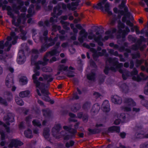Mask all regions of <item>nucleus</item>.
<instances>
[{
    "label": "nucleus",
    "mask_w": 148,
    "mask_h": 148,
    "mask_svg": "<svg viewBox=\"0 0 148 148\" xmlns=\"http://www.w3.org/2000/svg\"><path fill=\"white\" fill-rule=\"evenodd\" d=\"M75 144V142L73 140H71L69 142H66L65 143V147L67 148H69L73 147Z\"/></svg>",
    "instance_id": "obj_46"
},
{
    "label": "nucleus",
    "mask_w": 148,
    "mask_h": 148,
    "mask_svg": "<svg viewBox=\"0 0 148 148\" xmlns=\"http://www.w3.org/2000/svg\"><path fill=\"white\" fill-rule=\"evenodd\" d=\"M88 36V38L90 40H92L94 38H95V37H97L96 36V35L93 34L92 32L91 31L89 33V35Z\"/></svg>",
    "instance_id": "obj_54"
},
{
    "label": "nucleus",
    "mask_w": 148,
    "mask_h": 148,
    "mask_svg": "<svg viewBox=\"0 0 148 148\" xmlns=\"http://www.w3.org/2000/svg\"><path fill=\"white\" fill-rule=\"evenodd\" d=\"M94 40L96 42H97L99 45L102 46L103 45V43L101 41H103V39L102 38V36L101 35H99L97 37H95L94 39Z\"/></svg>",
    "instance_id": "obj_23"
},
{
    "label": "nucleus",
    "mask_w": 148,
    "mask_h": 148,
    "mask_svg": "<svg viewBox=\"0 0 148 148\" xmlns=\"http://www.w3.org/2000/svg\"><path fill=\"white\" fill-rule=\"evenodd\" d=\"M91 50L93 51V53L92 54V57L94 60L97 59L99 56H102L107 54L106 51L105 49H103L102 50V52H97L95 49L92 48Z\"/></svg>",
    "instance_id": "obj_9"
},
{
    "label": "nucleus",
    "mask_w": 148,
    "mask_h": 148,
    "mask_svg": "<svg viewBox=\"0 0 148 148\" xmlns=\"http://www.w3.org/2000/svg\"><path fill=\"white\" fill-rule=\"evenodd\" d=\"M136 75V76H133L132 78L133 80L138 82L141 81L142 79V78H141L138 75Z\"/></svg>",
    "instance_id": "obj_51"
},
{
    "label": "nucleus",
    "mask_w": 148,
    "mask_h": 148,
    "mask_svg": "<svg viewBox=\"0 0 148 148\" xmlns=\"http://www.w3.org/2000/svg\"><path fill=\"white\" fill-rule=\"evenodd\" d=\"M4 97L7 98L8 100H10L12 98V94L9 92H5Z\"/></svg>",
    "instance_id": "obj_42"
},
{
    "label": "nucleus",
    "mask_w": 148,
    "mask_h": 148,
    "mask_svg": "<svg viewBox=\"0 0 148 148\" xmlns=\"http://www.w3.org/2000/svg\"><path fill=\"white\" fill-rule=\"evenodd\" d=\"M100 109V106L98 103L94 104L92 106V111L94 113H97Z\"/></svg>",
    "instance_id": "obj_29"
},
{
    "label": "nucleus",
    "mask_w": 148,
    "mask_h": 148,
    "mask_svg": "<svg viewBox=\"0 0 148 148\" xmlns=\"http://www.w3.org/2000/svg\"><path fill=\"white\" fill-rule=\"evenodd\" d=\"M42 70L45 72H51L52 71L51 68L48 66H46L43 67L42 68Z\"/></svg>",
    "instance_id": "obj_53"
},
{
    "label": "nucleus",
    "mask_w": 148,
    "mask_h": 148,
    "mask_svg": "<svg viewBox=\"0 0 148 148\" xmlns=\"http://www.w3.org/2000/svg\"><path fill=\"white\" fill-rule=\"evenodd\" d=\"M4 121L7 125H9V122H12L14 121L13 114L12 113H8L6 116H4Z\"/></svg>",
    "instance_id": "obj_13"
},
{
    "label": "nucleus",
    "mask_w": 148,
    "mask_h": 148,
    "mask_svg": "<svg viewBox=\"0 0 148 148\" xmlns=\"http://www.w3.org/2000/svg\"><path fill=\"white\" fill-rule=\"evenodd\" d=\"M140 148H148V141L141 144L140 145Z\"/></svg>",
    "instance_id": "obj_63"
},
{
    "label": "nucleus",
    "mask_w": 148,
    "mask_h": 148,
    "mask_svg": "<svg viewBox=\"0 0 148 148\" xmlns=\"http://www.w3.org/2000/svg\"><path fill=\"white\" fill-rule=\"evenodd\" d=\"M107 0H103L101 2L97 4V6L95 5L94 6V8H96L98 9H100L101 10L103 11L104 9V7L103 5L105 4V11H108L110 10V5L109 3H105L106 1Z\"/></svg>",
    "instance_id": "obj_8"
},
{
    "label": "nucleus",
    "mask_w": 148,
    "mask_h": 148,
    "mask_svg": "<svg viewBox=\"0 0 148 148\" xmlns=\"http://www.w3.org/2000/svg\"><path fill=\"white\" fill-rule=\"evenodd\" d=\"M59 32L61 34V35L59 36L60 39L61 40H64V34H65V31L63 30H60L59 31Z\"/></svg>",
    "instance_id": "obj_62"
},
{
    "label": "nucleus",
    "mask_w": 148,
    "mask_h": 148,
    "mask_svg": "<svg viewBox=\"0 0 148 148\" xmlns=\"http://www.w3.org/2000/svg\"><path fill=\"white\" fill-rule=\"evenodd\" d=\"M108 62L110 64H112L113 66H115L119 63V62L118 60H116L115 58H112L110 57L108 60Z\"/></svg>",
    "instance_id": "obj_28"
},
{
    "label": "nucleus",
    "mask_w": 148,
    "mask_h": 148,
    "mask_svg": "<svg viewBox=\"0 0 148 148\" xmlns=\"http://www.w3.org/2000/svg\"><path fill=\"white\" fill-rule=\"evenodd\" d=\"M23 144V143L21 141L17 139H12L11 140L10 143L8 145L9 148H12L13 147H16L18 146H21Z\"/></svg>",
    "instance_id": "obj_14"
},
{
    "label": "nucleus",
    "mask_w": 148,
    "mask_h": 148,
    "mask_svg": "<svg viewBox=\"0 0 148 148\" xmlns=\"http://www.w3.org/2000/svg\"><path fill=\"white\" fill-rule=\"evenodd\" d=\"M32 123L34 125L38 127H40L41 126V123L37 120H34L32 121Z\"/></svg>",
    "instance_id": "obj_50"
},
{
    "label": "nucleus",
    "mask_w": 148,
    "mask_h": 148,
    "mask_svg": "<svg viewBox=\"0 0 148 148\" xmlns=\"http://www.w3.org/2000/svg\"><path fill=\"white\" fill-rule=\"evenodd\" d=\"M4 41H3L0 42V54L1 55L0 56V59H1V61L5 63L6 60V57L7 56L5 54H2L3 52V49L4 48V46L3 45Z\"/></svg>",
    "instance_id": "obj_11"
},
{
    "label": "nucleus",
    "mask_w": 148,
    "mask_h": 148,
    "mask_svg": "<svg viewBox=\"0 0 148 148\" xmlns=\"http://www.w3.org/2000/svg\"><path fill=\"white\" fill-rule=\"evenodd\" d=\"M76 137L73 136L72 135L70 134H66L65 133V140H68L70 139L75 138Z\"/></svg>",
    "instance_id": "obj_58"
},
{
    "label": "nucleus",
    "mask_w": 148,
    "mask_h": 148,
    "mask_svg": "<svg viewBox=\"0 0 148 148\" xmlns=\"http://www.w3.org/2000/svg\"><path fill=\"white\" fill-rule=\"evenodd\" d=\"M13 77L12 74H9L7 76L6 79L5 84L6 86L10 88L12 86V91H14L16 88L15 86H13Z\"/></svg>",
    "instance_id": "obj_7"
},
{
    "label": "nucleus",
    "mask_w": 148,
    "mask_h": 148,
    "mask_svg": "<svg viewBox=\"0 0 148 148\" xmlns=\"http://www.w3.org/2000/svg\"><path fill=\"white\" fill-rule=\"evenodd\" d=\"M24 134L25 136L28 138H31L32 137V131L29 129L26 131L24 132Z\"/></svg>",
    "instance_id": "obj_39"
},
{
    "label": "nucleus",
    "mask_w": 148,
    "mask_h": 148,
    "mask_svg": "<svg viewBox=\"0 0 148 148\" xmlns=\"http://www.w3.org/2000/svg\"><path fill=\"white\" fill-rule=\"evenodd\" d=\"M132 58L133 59H135L137 58H139L140 56V53L138 51L137 52L135 53L132 54Z\"/></svg>",
    "instance_id": "obj_57"
},
{
    "label": "nucleus",
    "mask_w": 148,
    "mask_h": 148,
    "mask_svg": "<svg viewBox=\"0 0 148 148\" xmlns=\"http://www.w3.org/2000/svg\"><path fill=\"white\" fill-rule=\"evenodd\" d=\"M68 128V131L69 133L72 135L73 136L76 137V135L77 133V131L76 129L71 128V127H68V126L65 125V130Z\"/></svg>",
    "instance_id": "obj_27"
},
{
    "label": "nucleus",
    "mask_w": 148,
    "mask_h": 148,
    "mask_svg": "<svg viewBox=\"0 0 148 148\" xmlns=\"http://www.w3.org/2000/svg\"><path fill=\"white\" fill-rule=\"evenodd\" d=\"M42 112L43 115L45 116L49 117L50 116V112L49 109L43 110Z\"/></svg>",
    "instance_id": "obj_49"
},
{
    "label": "nucleus",
    "mask_w": 148,
    "mask_h": 148,
    "mask_svg": "<svg viewBox=\"0 0 148 148\" xmlns=\"http://www.w3.org/2000/svg\"><path fill=\"white\" fill-rule=\"evenodd\" d=\"M20 31L21 32L20 34V36L22 40H25L27 39V37L25 36L27 32L25 31H23L22 29V28L21 27H20Z\"/></svg>",
    "instance_id": "obj_33"
},
{
    "label": "nucleus",
    "mask_w": 148,
    "mask_h": 148,
    "mask_svg": "<svg viewBox=\"0 0 148 148\" xmlns=\"http://www.w3.org/2000/svg\"><path fill=\"white\" fill-rule=\"evenodd\" d=\"M96 73L95 72L92 71L87 75V78L89 80L95 81L96 79Z\"/></svg>",
    "instance_id": "obj_24"
},
{
    "label": "nucleus",
    "mask_w": 148,
    "mask_h": 148,
    "mask_svg": "<svg viewBox=\"0 0 148 148\" xmlns=\"http://www.w3.org/2000/svg\"><path fill=\"white\" fill-rule=\"evenodd\" d=\"M101 76V77H100L99 79V83L100 84H101L103 83L106 78V76L105 75H102Z\"/></svg>",
    "instance_id": "obj_59"
},
{
    "label": "nucleus",
    "mask_w": 148,
    "mask_h": 148,
    "mask_svg": "<svg viewBox=\"0 0 148 148\" xmlns=\"http://www.w3.org/2000/svg\"><path fill=\"white\" fill-rule=\"evenodd\" d=\"M138 71L136 68H134L133 69V70L131 72H130V75L132 76L136 75H138Z\"/></svg>",
    "instance_id": "obj_44"
},
{
    "label": "nucleus",
    "mask_w": 148,
    "mask_h": 148,
    "mask_svg": "<svg viewBox=\"0 0 148 148\" xmlns=\"http://www.w3.org/2000/svg\"><path fill=\"white\" fill-rule=\"evenodd\" d=\"M80 36L78 37V39L80 42L82 43L84 40L87 38L88 36V33L85 29H83L80 32Z\"/></svg>",
    "instance_id": "obj_10"
},
{
    "label": "nucleus",
    "mask_w": 148,
    "mask_h": 148,
    "mask_svg": "<svg viewBox=\"0 0 148 148\" xmlns=\"http://www.w3.org/2000/svg\"><path fill=\"white\" fill-rule=\"evenodd\" d=\"M32 3H36V10H38L40 8V6L38 5L39 3H41L42 4L44 5L45 3L46 0H30Z\"/></svg>",
    "instance_id": "obj_17"
},
{
    "label": "nucleus",
    "mask_w": 148,
    "mask_h": 148,
    "mask_svg": "<svg viewBox=\"0 0 148 148\" xmlns=\"http://www.w3.org/2000/svg\"><path fill=\"white\" fill-rule=\"evenodd\" d=\"M127 38L129 42H132L134 43H135L136 41V38L133 37L131 35H129L128 36Z\"/></svg>",
    "instance_id": "obj_45"
},
{
    "label": "nucleus",
    "mask_w": 148,
    "mask_h": 148,
    "mask_svg": "<svg viewBox=\"0 0 148 148\" xmlns=\"http://www.w3.org/2000/svg\"><path fill=\"white\" fill-rule=\"evenodd\" d=\"M110 70L114 72H116V68L114 66H111L109 67L108 66H106L103 70V72L106 75H108Z\"/></svg>",
    "instance_id": "obj_22"
},
{
    "label": "nucleus",
    "mask_w": 148,
    "mask_h": 148,
    "mask_svg": "<svg viewBox=\"0 0 148 148\" xmlns=\"http://www.w3.org/2000/svg\"><path fill=\"white\" fill-rule=\"evenodd\" d=\"M35 73L32 76V78L34 80V82L36 84V91L37 94L39 96H41V94L40 92V90L41 93L44 95H48L49 93L48 92L47 88L49 87V82H51L53 80V78L52 76L50 75H46L43 74L42 76L38 79L39 81H43L44 80L47 81L46 84L41 82L37 80V76L40 75V72L35 69L34 70Z\"/></svg>",
    "instance_id": "obj_2"
},
{
    "label": "nucleus",
    "mask_w": 148,
    "mask_h": 148,
    "mask_svg": "<svg viewBox=\"0 0 148 148\" xmlns=\"http://www.w3.org/2000/svg\"><path fill=\"white\" fill-rule=\"evenodd\" d=\"M74 73V72L72 71L67 70V75L69 77H73L75 76Z\"/></svg>",
    "instance_id": "obj_56"
},
{
    "label": "nucleus",
    "mask_w": 148,
    "mask_h": 148,
    "mask_svg": "<svg viewBox=\"0 0 148 148\" xmlns=\"http://www.w3.org/2000/svg\"><path fill=\"white\" fill-rule=\"evenodd\" d=\"M140 39L138 40L136 44H137L138 46H140L143 42H146V39L143 36H140Z\"/></svg>",
    "instance_id": "obj_40"
},
{
    "label": "nucleus",
    "mask_w": 148,
    "mask_h": 148,
    "mask_svg": "<svg viewBox=\"0 0 148 148\" xmlns=\"http://www.w3.org/2000/svg\"><path fill=\"white\" fill-rule=\"evenodd\" d=\"M15 101L16 103L20 106H22L24 104V102L19 97L15 98Z\"/></svg>",
    "instance_id": "obj_43"
},
{
    "label": "nucleus",
    "mask_w": 148,
    "mask_h": 148,
    "mask_svg": "<svg viewBox=\"0 0 148 148\" xmlns=\"http://www.w3.org/2000/svg\"><path fill=\"white\" fill-rule=\"evenodd\" d=\"M62 11L61 9L60 6L58 5L54 7L53 10V12L52 14V17H51L50 20V22L52 23L57 22V18L58 16L61 14Z\"/></svg>",
    "instance_id": "obj_5"
},
{
    "label": "nucleus",
    "mask_w": 148,
    "mask_h": 148,
    "mask_svg": "<svg viewBox=\"0 0 148 148\" xmlns=\"http://www.w3.org/2000/svg\"><path fill=\"white\" fill-rule=\"evenodd\" d=\"M125 13H124L123 16L122 17V21L124 23L125 22L127 18H129L130 16L131 13L129 11L128 8H125Z\"/></svg>",
    "instance_id": "obj_18"
},
{
    "label": "nucleus",
    "mask_w": 148,
    "mask_h": 148,
    "mask_svg": "<svg viewBox=\"0 0 148 148\" xmlns=\"http://www.w3.org/2000/svg\"><path fill=\"white\" fill-rule=\"evenodd\" d=\"M30 95V92L28 90H26L21 92L19 93V96L22 98L28 97Z\"/></svg>",
    "instance_id": "obj_31"
},
{
    "label": "nucleus",
    "mask_w": 148,
    "mask_h": 148,
    "mask_svg": "<svg viewBox=\"0 0 148 148\" xmlns=\"http://www.w3.org/2000/svg\"><path fill=\"white\" fill-rule=\"evenodd\" d=\"M27 79L26 77H22L20 78V82L22 85H23L26 84L27 83Z\"/></svg>",
    "instance_id": "obj_37"
},
{
    "label": "nucleus",
    "mask_w": 148,
    "mask_h": 148,
    "mask_svg": "<svg viewBox=\"0 0 148 148\" xmlns=\"http://www.w3.org/2000/svg\"><path fill=\"white\" fill-rule=\"evenodd\" d=\"M88 130L90 134H98L100 133L101 131V129L100 128H95L92 129L88 128Z\"/></svg>",
    "instance_id": "obj_26"
},
{
    "label": "nucleus",
    "mask_w": 148,
    "mask_h": 148,
    "mask_svg": "<svg viewBox=\"0 0 148 148\" xmlns=\"http://www.w3.org/2000/svg\"><path fill=\"white\" fill-rule=\"evenodd\" d=\"M0 133L1 135V139L2 140L0 143V145L1 146H4L7 143L6 142L4 141L5 138H8L7 134L3 131L0 130Z\"/></svg>",
    "instance_id": "obj_16"
},
{
    "label": "nucleus",
    "mask_w": 148,
    "mask_h": 148,
    "mask_svg": "<svg viewBox=\"0 0 148 148\" xmlns=\"http://www.w3.org/2000/svg\"><path fill=\"white\" fill-rule=\"evenodd\" d=\"M42 98L44 100L50 102L51 104H53L54 102L53 100H51L50 98L47 96H44L42 97Z\"/></svg>",
    "instance_id": "obj_41"
},
{
    "label": "nucleus",
    "mask_w": 148,
    "mask_h": 148,
    "mask_svg": "<svg viewBox=\"0 0 148 148\" xmlns=\"http://www.w3.org/2000/svg\"><path fill=\"white\" fill-rule=\"evenodd\" d=\"M81 108L80 105L78 103H75L71 108V110L74 112H76L79 110Z\"/></svg>",
    "instance_id": "obj_30"
},
{
    "label": "nucleus",
    "mask_w": 148,
    "mask_h": 148,
    "mask_svg": "<svg viewBox=\"0 0 148 148\" xmlns=\"http://www.w3.org/2000/svg\"><path fill=\"white\" fill-rule=\"evenodd\" d=\"M74 6H72V5L70 4H68L67 5V8L69 9V10H71L72 11H74L77 9L76 7H74Z\"/></svg>",
    "instance_id": "obj_55"
},
{
    "label": "nucleus",
    "mask_w": 148,
    "mask_h": 148,
    "mask_svg": "<svg viewBox=\"0 0 148 148\" xmlns=\"http://www.w3.org/2000/svg\"><path fill=\"white\" fill-rule=\"evenodd\" d=\"M130 75V72L128 71H125L124 73L123 74L122 76L123 80H126Z\"/></svg>",
    "instance_id": "obj_48"
},
{
    "label": "nucleus",
    "mask_w": 148,
    "mask_h": 148,
    "mask_svg": "<svg viewBox=\"0 0 148 148\" xmlns=\"http://www.w3.org/2000/svg\"><path fill=\"white\" fill-rule=\"evenodd\" d=\"M124 102L127 103L129 106H134L136 105V103L132 98H127L125 99Z\"/></svg>",
    "instance_id": "obj_20"
},
{
    "label": "nucleus",
    "mask_w": 148,
    "mask_h": 148,
    "mask_svg": "<svg viewBox=\"0 0 148 148\" xmlns=\"http://www.w3.org/2000/svg\"><path fill=\"white\" fill-rule=\"evenodd\" d=\"M120 128L119 126H112L108 128V132L113 133L116 132L119 133L120 132Z\"/></svg>",
    "instance_id": "obj_19"
},
{
    "label": "nucleus",
    "mask_w": 148,
    "mask_h": 148,
    "mask_svg": "<svg viewBox=\"0 0 148 148\" xmlns=\"http://www.w3.org/2000/svg\"><path fill=\"white\" fill-rule=\"evenodd\" d=\"M139 47L138 45L136 44L133 45L131 46V49L133 50L136 51L138 49Z\"/></svg>",
    "instance_id": "obj_61"
},
{
    "label": "nucleus",
    "mask_w": 148,
    "mask_h": 148,
    "mask_svg": "<svg viewBox=\"0 0 148 148\" xmlns=\"http://www.w3.org/2000/svg\"><path fill=\"white\" fill-rule=\"evenodd\" d=\"M91 106V103L90 101H86L82 106L83 109L86 110L90 108Z\"/></svg>",
    "instance_id": "obj_35"
},
{
    "label": "nucleus",
    "mask_w": 148,
    "mask_h": 148,
    "mask_svg": "<svg viewBox=\"0 0 148 148\" xmlns=\"http://www.w3.org/2000/svg\"><path fill=\"white\" fill-rule=\"evenodd\" d=\"M139 97L141 99V104L144 106L145 107L147 104L148 101L145 99V97L144 96L142 95H139Z\"/></svg>",
    "instance_id": "obj_36"
},
{
    "label": "nucleus",
    "mask_w": 148,
    "mask_h": 148,
    "mask_svg": "<svg viewBox=\"0 0 148 148\" xmlns=\"http://www.w3.org/2000/svg\"><path fill=\"white\" fill-rule=\"evenodd\" d=\"M26 46L27 44L25 43L22 44L21 45L22 49L19 51L17 59V62L19 64H23L26 61V57L24 53V47H26Z\"/></svg>",
    "instance_id": "obj_6"
},
{
    "label": "nucleus",
    "mask_w": 148,
    "mask_h": 148,
    "mask_svg": "<svg viewBox=\"0 0 148 148\" xmlns=\"http://www.w3.org/2000/svg\"><path fill=\"white\" fill-rule=\"evenodd\" d=\"M89 118V116L87 114H84L82 118L83 121L84 122H87Z\"/></svg>",
    "instance_id": "obj_52"
},
{
    "label": "nucleus",
    "mask_w": 148,
    "mask_h": 148,
    "mask_svg": "<svg viewBox=\"0 0 148 148\" xmlns=\"http://www.w3.org/2000/svg\"><path fill=\"white\" fill-rule=\"evenodd\" d=\"M102 110L104 112H108L110 110V105L109 101L105 100L103 101L101 106Z\"/></svg>",
    "instance_id": "obj_12"
},
{
    "label": "nucleus",
    "mask_w": 148,
    "mask_h": 148,
    "mask_svg": "<svg viewBox=\"0 0 148 148\" xmlns=\"http://www.w3.org/2000/svg\"><path fill=\"white\" fill-rule=\"evenodd\" d=\"M39 25L40 26H45L49 27L50 24L49 23L48 21H45L44 23L42 21H40L39 22Z\"/></svg>",
    "instance_id": "obj_47"
},
{
    "label": "nucleus",
    "mask_w": 148,
    "mask_h": 148,
    "mask_svg": "<svg viewBox=\"0 0 148 148\" xmlns=\"http://www.w3.org/2000/svg\"><path fill=\"white\" fill-rule=\"evenodd\" d=\"M50 130L48 128H46L44 129L43 132V135L44 137L48 139L49 138L50 134L49 133Z\"/></svg>",
    "instance_id": "obj_34"
},
{
    "label": "nucleus",
    "mask_w": 148,
    "mask_h": 148,
    "mask_svg": "<svg viewBox=\"0 0 148 148\" xmlns=\"http://www.w3.org/2000/svg\"><path fill=\"white\" fill-rule=\"evenodd\" d=\"M48 33V31L47 30H45L43 32V36H45V37H41L42 38V41H41V42H42L44 40L46 42H47L44 45H43L41 46V49L39 50V51L36 49H33L32 51L31 64L32 65H35V68L38 70L40 69V65L44 66L47 64V62L49 61V59H47V58L49 55H50L51 56L54 55L57 56L59 55L60 51H58L57 50V49L60 44V42H58L56 44L54 49L46 53L44 57L43 61H39L36 62L35 61V60L37 59L38 58V54H39V52L42 53L45 51L49 47L51 46L54 44L55 42L57 40L58 38V37H56L53 39H52L51 38L47 39V37L45 36L47 35Z\"/></svg>",
    "instance_id": "obj_1"
},
{
    "label": "nucleus",
    "mask_w": 148,
    "mask_h": 148,
    "mask_svg": "<svg viewBox=\"0 0 148 148\" xmlns=\"http://www.w3.org/2000/svg\"><path fill=\"white\" fill-rule=\"evenodd\" d=\"M57 3V1L56 0H53L52 1H51L50 2V5L48 6L47 8H45V10L48 11H49L51 10L53 6L52 5V4H56Z\"/></svg>",
    "instance_id": "obj_38"
},
{
    "label": "nucleus",
    "mask_w": 148,
    "mask_h": 148,
    "mask_svg": "<svg viewBox=\"0 0 148 148\" xmlns=\"http://www.w3.org/2000/svg\"><path fill=\"white\" fill-rule=\"evenodd\" d=\"M83 115V113L82 112H78L77 114V118L80 119H82Z\"/></svg>",
    "instance_id": "obj_64"
},
{
    "label": "nucleus",
    "mask_w": 148,
    "mask_h": 148,
    "mask_svg": "<svg viewBox=\"0 0 148 148\" xmlns=\"http://www.w3.org/2000/svg\"><path fill=\"white\" fill-rule=\"evenodd\" d=\"M135 136L136 138L142 139L144 138V131H141L139 132H136L135 134Z\"/></svg>",
    "instance_id": "obj_32"
},
{
    "label": "nucleus",
    "mask_w": 148,
    "mask_h": 148,
    "mask_svg": "<svg viewBox=\"0 0 148 148\" xmlns=\"http://www.w3.org/2000/svg\"><path fill=\"white\" fill-rule=\"evenodd\" d=\"M18 37L16 35L15 33L12 32L10 33V36H8L7 38V41L5 42L4 46L8 47L7 51L10 50L12 45H14L16 42V40Z\"/></svg>",
    "instance_id": "obj_3"
},
{
    "label": "nucleus",
    "mask_w": 148,
    "mask_h": 148,
    "mask_svg": "<svg viewBox=\"0 0 148 148\" xmlns=\"http://www.w3.org/2000/svg\"><path fill=\"white\" fill-rule=\"evenodd\" d=\"M120 87L123 92L125 93H127L129 91V87L126 83H124Z\"/></svg>",
    "instance_id": "obj_25"
},
{
    "label": "nucleus",
    "mask_w": 148,
    "mask_h": 148,
    "mask_svg": "<svg viewBox=\"0 0 148 148\" xmlns=\"http://www.w3.org/2000/svg\"><path fill=\"white\" fill-rule=\"evenodd\" d=\"M143 61L141 60L136 59L135 62V66L136 67H138L142 64Z\"/></svg>",
    "instance_id": "obj_60"
},
{
    "label": "nucleus",
    "mask_w": 148,
    "mask_h": 148,
    "mask_svg": "<svg viewBox=\"0 0 148 148\" xmlns=\"http://www.w3.org/2000/svg\"><path fill=\"white\" fill-rule=\"evenodd\" d=\"M32 31L33 33L32 37L36 42L38 43L40 41H42V37L35 36V35L37 34L36 30L33 29Z\"/></svg>",
    "instance_id": "obj_21"
},
{
    "label": "nucleus",
    "mask_w": 148,
    "mask_h": 148,
    "mask_svg": "<svg viewBox=\"0 0 148 148\" xmlns=\"http://www.w3.org/2000/svg\"><path fill=\"white\" fill-rule=\"evenodd\" d=\"M61 129V127L60 124L56 125L52 130V134L53 136L56 138L58 139L63 137L64 139H65V132L62 131L59 133V132Z\"/></svg>",
    "instance_id": "obj_4"
},
{
    "label": "nucleus",
    "mask_w": 148,
    "mask_h": 148,
    "mask_svg": "<svg viewBox=\"0 0 148 148\" xmlns=\"http://www.w3.org/2000/svg\"><path fill=\"white\" fill-rule=\"evenodd\" d=\"M111 98L112 102L115 104H121L122 102L121 98L117 95H113Z\"/></svg>",
    "instance_id": "obj_15"
}]
</instances>
